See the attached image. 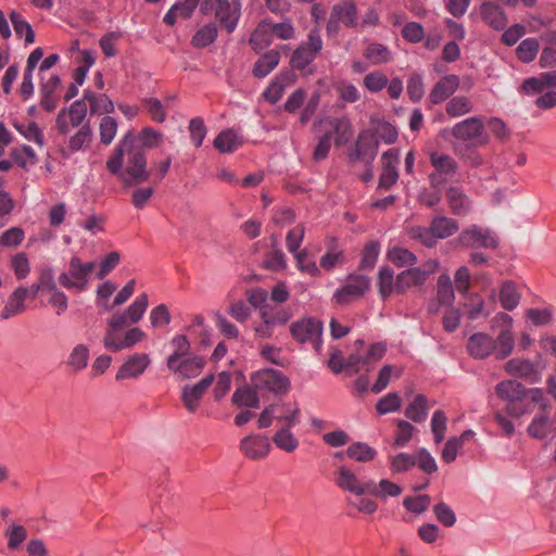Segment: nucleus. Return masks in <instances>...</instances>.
<instances>
[{
  "label": "nucleus",
  "instance_id": "36",
  "mask_svg": "<svg viewBox=\"0 0 556 556\" xmlns=\"http://www.w3.org/2000/svg\"><path fill=\"white\" fill-rule=\"evenodd\" d=\"M271 23L263 22L252 33L250 43L254 50H263L271 43Z\"/></svg>",
  "mask_w": 556,
  "mask_h": 556
},
{
  "label": "nucleus",
  "instance_id": "56",
  "mask_svg": "<svg viewBox=\"0 0 556 556\" xmlns=\"http://www.w3.org/2000/svg\"><path fill=\"white\" fill-rule=\"evenodd\" d=\"M99 128L101 143H103L104 146L111 144L117 131L116 121L111 116H104L100 121Z\"/></svg>",
  "mask_w": 556,
  "mask_h": 556
},
{
  "label": "nucleus",
  "instance_id": "20",
  "mask_svg": "<svg viewBox=\"0 0 556 556\" xmlns=\"http://www.w3.org/2000/svg\"><path fill=\"white\" fill-rule=\"evenodd\" d=\"M505 370L508 375L526 379L531 383L540 380L538 367L529 359L511 358L505 364Z\"/></svg>",
  "mask_w": 556,
  "mask_h": 556
},
{
  "label": "nucleus",
  "instance_id": "44",
  "mask_svg": "<svg viewBox=\"0 0 556 556\" xmlns=\"http://www.w3.org/2000/svg\"><path fill=\"white\" fill-rule=\"evenodd\" d=\"M548 46L545 47L540 56L541 67H551L556 64V31H549L542 37Z\"/></svg>",
  "mask_w": 556,
  "mask_h": 556
},
{
  "label": "nucleus",
  "instance_id": "29",
  "mask_svg": "<svg viewBox=\"0 0 556 556\" xmlns=\"http://www.w3.org/2000/svg\"><path fill=\"white\" fill-rule=\"evenodd\" d=\"M199 3L200 0H184L175 3L164 15L163 22L173 26L177 18H189Z\"/></svg>",
  "mask_w": 556,
  "mask_h": 556
},
{
  "label": "nucleus",
  "instance_id": "19",
  "mask_svg": "<svg viewBox=\"0 0 556 556\" xmlns=\"http://www.w3.org/2000/svg\"><path fill=\"white\" fill-rule=\"evenodd\" d=\"M496 348L495 340L485 332L472 334L467 342V350L470 356L483 359L494 353Z\"/></svg>",
  "mask_w": 556,
  "mask_h": 556
},
{
  "label": "nucleus",
  "instance_id": "7",
  "mask_svg": "<svg viewBox=\"0 0 556 556\" xmlns=\"http://www.w3.org/2000/svg\"><path fill=\"white\" fill-rule=\"evenodd\" d=\"M500 327L501 331L495 340L494 350L497 359L506 358L514 350L513 318L506 313H498L492 319V328Z\"/></svg>",
  "mask_w": 556,
  "mask_h": 556
},
{
  "label": "nucleus",
  "instance_id": "10",
  "mask_svg": "<svg viewBox=\"0 0 556 556\" xmlns=\"http://www.w3.org/2000/svg\"><path fill=\"white\" fill-rule=\"evenodd\" d=\"M292 337L301 343H311L316 351L321 348L323 324L315 318H303L290 326Z\"/></svg>",
  "mask_w": 556,
  "mask_h": 556
},
{
  "label": "nucleus",
  "instance_id": "9",
  "mask_svg": "<svg viewBox=\"0 0 556 556\" xmlns=\"http://www.w3.org/2000/svg\"><path fill=\"white\" fill-rule=\"evenodd\" d=\"M370 288V279L365 275H350L343 286L339 288L333 300L337 304L346 305L350 302L362 298Z\"/></svg>",
  "mask_w": 556,
  "mask_h": 556
},
{
  "label": "nucleus",
  "instance_id": "23",
  "mask_svg": "<svg viewBox=\"0 0 556 556\" xmlns=\"http://www.w3.org/2000/svg\"><path fill=\"white\" fill-rule=\"evenodd\" d=\"M480 15L483 22L495 30L504 29L507 25V16L505 12L495 2H483L480 5Z\"/></svg>",
  "mask_w": 556,
  "mask_h": 556
},
{
  "label": "nucleus",
  "instance_id": "47",
  "mask_svg": "<svg viewBox=\"0 0 556 556\" xmlns=\"http://www.w3.org/2000/svg\"><path fill=\"white\" fill-rule=\"evenodd\" d=\"M14 128L28 141H33L39 147L45 144L43 134L35 122L28 124L14 123Z\"/></svg>",
  "mask_w": 556,
  "mask_h": 556
},
{
  "label": "nucleus",
  "instance_id": "45",
  "mask_svg": "<svg viewBox=\"0 0 556 556\" xmlns=\"http://www.w3.org/2000/svg\"><path fill=\"white\" fill-rule=\"evenodd\" d=\"M89 349L85 344H77L71 351L66 364L75 371H80L88 365Z\"/></svg>",
  "mask_w": 556,
  "mask_h": 556
},
{
  "label": "nucleus",
  "instance_id": "25",
  "mask_svg": "<svg viewBox=\"0 0 556 556\" xmlns=\"http://www.w3.org/2000/svg\"><path fill=\"white\" fill-rule=\"evenodd\" d=\"M204 363V359L200 356H186L174 362V368H168V370L180 375L182 378H192L202 371Z\"/></svg>",
  "mask_w": 556,
  "mask_h": 556
},
{
  "label": "nucleus",
  "instance_id": "33",
  "mask_svg": "<svg viewBox=\"0 0 556 556\" xmlns=\"http://www.w3.org/2000/svg\"><path fill=\"white\" fill-rule=\"evenodd\" d=\"M280 54L276 50H270L262 55L253 68L254 76L258 78L266 77L279 63Z\"/></svg>",
  "mask_w": 556,
  "mask_h": 556
},
{
  "label": "nucleus",
  "instance_id": "12",
  "mask_svg": "<svg viewBox=\"0 0 556 556\" xmlns=\"http://www.w3.org/2000/svg\"><path fill=\"white\" fill-rule=\"evenodd\" d=\"M252 386L255 390H267L274 393H286L289 390V379L276 369H262L252 376Z\"/></svg>",
  "mask_w": 556,
  "mask_h": 556
},
{
  "label": "nucleus",
  "instance_id": "64",
  "mask_svg": "<svg viewBox=\"0 0 556 556\" xmlns=\"http://www.w3.org/2000/svg\"><path fill=\"white\" fill-rule=\"evenodd\" d=\"M142 103L154 122L163 123L165 121L166 113L162 102L159 99L146 98L142 100Z\"/></svg>",
  "mask_w": 556,
  "mask_h": 556
},
{
  "label": "nucleus",
  "instance_id": "11",
  "mask_svg": "<svg viewBox=\"0 0 556 556\" xmlns=\"http://www.w3.org/2000/svg\"><path fill=\"white\" fill-rule=\"evenodd\" d=\"M458 241L467 248L495 249L498 245L496 235L489 228L471 225L458 236Z\"/></svg>",
  "mask_w": 556,
  "mask_h": 556
},
{
  "label": "nucleus",
  "instance_id": "18",
  "mask_svg": "<svg viewBox=\"0 0 556 556\" xmlns=\"http://www.w3.org/2000/svg\"><path fill=\"white\" fill-rule=\"evenodd\" d=\"M150 357L146 353H136L128 357L119 367L116 380L131 379L141 376L150 365Z\"/></svg>",
  "mask_w": 556,
  "mask_h": 556
},
{
  "label": "nucleus",
  "instance_id": "2",
  "mask_svg": "<svg viewBox=\"0 0 556 556\" xmlns=\"http://www.w3.org/2000/svg\"><path fill=\"white\" fill-rule=\"evenodd\" d=\"M500 399L506 401L505 414L513 418H520L531 414L536 405L546 406V399L542 389H526L514 380L500 382L495 388Z\"/></svg>",
  "mask_w": 556,
  "mask_h": 556
},
{
  "label": "nucleus",
  "instance_id": "28",
  "mask_svg": "<svg viewBox=\"0 0 556 556\" xmlns=\"http://www.w3.org/2000/svg\"><path fill=\"white\" fill-rule=\"evenodd\" d=\"M475 435L472 430H466L459 437L448 439L441 454L442 460L447 464L454 462L458 451L465 446L466 442L473 440Z\"/></svg>",
  "mask_w": 556,
  "mask_h": 556
},
{
  "label": "nucleus",
  "instance_id": "51",
  "mask_svg": "<svg viewBox=\"0 0 556 556\" xmlns=\"http://www.w3.org/2000/svg\"><path fill=\"white\" fill-rule=\"evenodd\" d=\"M345 454L352 459L365 463L371 460L377 452L365 443L356 442L346 448Z\"/></svg>",
  "mask_w": 556,
  "mask_h": 556
},
{
  "label": "nucleus",
  "instance_id": "61",
  "mask_svg": "<svg viewBox=\"0 0 556 556\" xmlns=\"http://www.w3.org/2000/svg\"><path fill=\"white\" fill-rule=\"evenodd\" d=\"M189 132L192 143L199 148L207 132L204 121L201 117H194L189 122Z\"/></svg>",
  "mask_w": 556,
  "mask_h": 556
},
{
  "label": "nucleus",
  "instance_id": "53",
  "mask_svg": "<svg viewBox=\"0 0 556 556\" xmlns=\"http://www.w3.org/2000/svg\"><path fill=\"white\" fill-rule=\"evenodd\" d=\"M11 268L14 271L16 279H25L30 273L29 261L24 252L14 254L10 261Z\"/></svg>",
  "mask_w": 556,
  "mask_h": 556
},
{
  "label": "nucleus",
  "instance_id": "1",
  "mask_svg": "<svg viewBox=\"0 0 556 556\" xmlns=\"http://www.w3.org/2000/svg\"><path fill=\"white\" fill-rule=\"evenodd\" d=\"M135 141L134 132L127 131L106 161L108 170L119 175L126 186L140 185L150 178L146 154Z\"/></svg>",
  "mask_w": 556,
  "mask_h": 556
},
{
  "label": "nucleus",
  "instance_id": "39",
  "mask_svg": "<svg viewBox=\"0 0 556 556\" xmlns=\"http://www.w3.org/2000/svg\"><path fill=\"white\" fill-rule=\"evenodd\" d=\"M332 134H336L334 142L337 146L345 144L352 136V127L349 121L344 118H330L328 121Z\"/></svg>",
  "mask_w": 556,
  "mask_h": 556
},
{
  "label": "nucleus",
  "instance_id": "14",
  "mask_svg": "<svg viewBox=\"0 0 556 556\" xmlns=\"http://www.w3.org/2000/svg\"><path fill=\"white\" fill-rule=\"evenodd\" d=\"M239 450L249 459L258 460L265 458L269 454L271 445L266 437L261 434H250L240 441Z\"/></svg>",
  "mask_w": 556,
  "mask_h": 556
},
{
  "label": "nucleus",
  "instance_id": "6",
  "mask_svg": "<svg viewBox=\"0 0 556 556\" xmlns=\"http://www.w3.org/2000/svg\"><path fill=\"white\" fill-rule=\"evenodd\" d=\"M88 112L84 99L74 101L68 108H63L56 115L55 127L60 135H67L73 128L81 127Z\"/></svg>",
  "mask_w": 556,
  "mask_h": 556
},
{
  "label": "nucleus",
  "instance_id": "21",
  "mask_svg": "<svg viewBox=\"0 0 556 556\" xmlns=\"http://www.w3.org/2000/svg\"><path fill=\"white\" fill-rule=\"evenodd\" d=\"M399 153L394 149H390L382 154V173L379 178L378 189L388 190L397 180L399 174L395 164L397 163Z\"/></svg>",
  "mask_w": 556,
  "mask_h": 556
},
{
  "label": "nucleus",
  "instance_id": "30",
  "mask_svg": "<svg viewBox=\"0 0 556 556\" xmlns=\"http://www.w3.org/2000/svg\"><path fill=\"white\" fill-rule=\"evenodd\" d=\"M243 141L233 129L220 131L214 139L213 146L220 153H232L242 146Z\"/></svg>",
  "mask_w": 556,
  "mask_h": 556
},
{
  "label": "nucleus",
  "instance_id": "59",
  "mask_svg": "<svg viewBox=\"0 0 556 556\" xmlns=\"http://www.w3.org/2000/svg\"><path fill=\"white\" fill-rule=\"evenodd\" d=\"M148 305L149 300L146 293H142L139 296H137L132 304L126 309L127 316H129L130 321L137 324L142 318Z\"/></svg>",
  "mask_w": 556,
  "mask_h": 556
},
{
  "label": "nucleus",
  "instance_id": "32",
  "mask_svg": "<svg viewBox=\"0 0 556 556\" xmlns=\"http://www.w3.org/2000/svg\"><path fill=\"white\" fill-rule=\"evenodd\" d=\"M336 483L342 490L362 495L361 482L357 480L355 473L346 466L339 467Z\"/></svg>",
  "mask_w": 556,
  "mask_h": 556
},
{
  "label": "nucleus",
  "instance_id": "24",
  "mask_svg": "<svg viewBox=\"0 0 556 556\" xmlns=\"http://www.w3.org/2000/svg\"><path fill=\"white\" fill-rule=\"evenodd\" d=\"M535 407L539 408V413L531 420L527 431L530 437L542 440L551 432L549 405L546 401L545 407L541 405H536Z\"/></svg>",
  "mask_w": 556,
  "mask_h": 556
},
{
  "label": "nucleus",
  "instance_id": "22",
  "mask_svg": "<svg viewBox=\"0 0 556 556\" xmlns=\"http://www.w3.org/2000/svg\"><path fill=\"white\" fill-rule=\"evenodd\" d=\"M368 131L371 132L378 143L382 141L386 144H391L397 139L396 128L389 122H386L379 114L370 116V129Z\"/></svg>",
  "mask_w": 556,
  "mask_h": 556
},
{
  "label": "nucleus",
  "instance_id": "38",
  "mask_svg": "<svg viewBox=\"0 0 556 556\" xmlns=\"http://www.w3.org/2000/svg\"><path fill=\"white\" fill-rule=\"evenodd\" d=\"M173 353L168 356L166 365L167 368H174V362L180 361V358L189 355L190 343L186 336L177 334L170 340Z\"/></svg>",
  "mask_w": 556,
  "mask_h": 556
},
{
  "label": "nucleus",
  "instance_id": "26",
  "mask_svg": "<svg viewBox=\"0 0 556 556\" xmlns=\"http://www.w3.org/2000/svg\"><path fill=\"white\" fill-rule=\"evenodd\" d=\"M549 87H556V71L542 73L523 81L522 91L527 94L544 92Z\"/></svg>",
  "mask_w": 556,
  "mask_h": 556
},
{
  "label": "nucleus",
  "instance_id": "43",
  "mask_svg": "<svg viewBox=\"0 0 556 556\" xmlns=\"http://www.w3.org/2000/svg\"><path fill=\"white\" fill-rule=\"evenodd\" d=\"M300 408L291 403L279 405L276 419L283 424L282 427L292 428L299 424Z\"/></svg>",
  "mask_w": 556,
  "mask_h": 556
},
{
  "label": "nucleus",
  "instance_id": "35",
  "mask_svg": "<svg viewBox=\"0 0 556 556\" xmlns=\"http://www.w3.org/2000/svg\"><path fill=\"white\" fill-rule=\"evenodd\" d=\"M92 140V130L90 125L87 123L83 125L73 136L70 137L67 149L70 152H78L84 148L89 147Z\"/></svg>",
  "mask_w": 556,
  "mask_h": 556
},
{
  "label": "nucleus",
  "instance_id": "15",
  "mask_svg": "<svg viewBox=\"0 0 556 556\" xmlns=\"http://www.w3.org/2000/svg\"><path fill=\"white\" fill-rule=\"evenodd\" d=\"M378 153V142L370 131H362L351 155L353 162H362L365 166L371 165Z\"/></svg>",
  "mask_w": 556,
  "mask_h": 556
},
{
  "label": "nucleus",
  "instance_id": "16",
  "mask_svg": "<svg viewBox=\"0 0 556 556\" xmlns=\"http://www.w3.org/2000/svg\"><path fill=\"white\" fill-rule=\"evenodd\" d=\"M214 377L213 375H208L204 378H202L199 382H197L193 386H185L181 391V401L184 403V406L189 413H194L198 408V405L206 392V390L210 388V386L213 383Z\"/></svg>",
  "mask_w": 556,
  "mask_h": 556
},
{
  "label": "nucleus",
  "instance_id": "13",
  "mask_svg": "<svg viewBox=\"0 0 556 556\" xmlns=\"http://www.w3.org/2000/svg\"><path fill=\"white\" fill-rule=\"evenodd\" d=\"M458 229L459 225L454 218L435 216L428 230L424 232L419 231V239L422 240L426 245L431 247L434 241L425 238L428 232L431 233L434 239H445L456 233Z\"/></svg>",
  "mask_w": 556,
  "mask_h": 556
},
{
  "label": "nucleus",
  "instance_id": "55",
  "mask_svg": "<svg viewBox=\"0 0 556 556\" xmlns=\"http://www.w3.org/2000/svg\"><path fill=\"white\" fill-rule=\"evenodd\" d=\"M217 36V28L214 24H207L199 29L192 38L194 47L203 48L211 45Z\"/></svg>",
  "mask_w": 556,
  "mask_h": 556
},
{
  "label": "nucleus",
  "instance_id": "49",
  "mask_svg": "<svg viewBox=\"0 0 556 556\" xmlns=\"http://www.w3.org/2000/svg\"><path fill=\"white\" fill-rule=\"evenodd\" d=\"M445 110L451 117H459L472 110V103L469 98L457 96L447 102Z\"/></svg>",
  "mask_w": 556,
  "mask_h": 556
},
{
  "label": "nucleus",
  "instance_id": "52",
  "mask_svg": "<svg viewBox=\"0 0 556 556\" xmlns=\"http://www.w3.org/2000/svg\"><path fill=\"white\" fill-rule=\"evenodd\" d=\"M431 163L440 174L452 175L456 172V162L448 155L441 153L431 154Z\"/></svg>",
  "mask_w": 556,
  "mask_h": 556
},
{
  "label": "nucleus",
  "instance_id": "41",
  "mask_svg": "<svg viewBox=\"0 0 556 556\" xmlns=\"http://www.w3.org/2000/svg\"><path fill=\"white\" fill-rule=\"evenodd\" d=\"M232 402L237 406H245L257 408L260 406V397L256 390L253 388H239L232 395Z\"/></svg>",
  "mask_w": 556,
  "mask_h": 556
},
{
  "label": "nucleus",
  "instance_id": "34",
  "mask_svg": "<svg viewBox=\"0 0 556 556\" xmlns=\"http://www.w3.org/2000/svg\"><path fill=\"white\" fill-rule=\"evenodd\" d=\"M521 294L511 281H505L500 288V302L503 308L513 311L520 302Z\"/></svg>",
  "mask_w": 556,
  "mask_h": 556
},
{
  "label": "nucleus",
  "instance_id": "5",
  "mask_svg": "<svg viewBox=\"0 0 556 556\" xmlns=\"http://www.w3.org/2000/svg\"><path fill=\"white\" fill-rule=\"evenodd\" d=\"M323 39L318 28H313L307 35V40L302 42L291 56L293 68L304 71L323 49Z\"/></svg>",
  "mask_w": 556,
  "mask_h": 556
},
{
  "label": "nucleus",
  "instance_id": "42",
  "mask_svg": "<svg viewBox=\"0 0 556 556\" xmlns=\"http://www.w3.org/2000/svg\"><path fill=\"white\" fill-rule=\"evenodd\" d=\"M10 20L16 36L22 37L25 35L26 43H33L35 41V33L30 24L20 13L12 11L10 13Z\"/></svg>",
  "mask_w": 556,
  "mask_h": 556
},
{
  "label": "nucleus",
  "instance_id": "27",
  "mask_svg": "<svg viewBox=\"0 0 556 556\" xmlns=\"http://www.w3.org/2000/svg\"><path fill=\"white\" fill-rule=\"evenodd\" d=\"M459 86V78L456 75L444 76L437 83L431 91L430 98L433 103H441L452 96Z\"/></svg>",
  "mask_w": 556,
  "mask_h": 556
},
{
  "label": "nucleus",
  "instance_id": "57",
  "mask_svg": "<svg viewBox=\"0 0 556 556\" xmlns=\"http://www.w3.org/2000/svg\"><path fill=\"white\" fill-rule=\"evenodd\" d=\"M11 156L14 162L22 168H25L28 164L37 163V155L34 149L29 146H23L21 149H14L11 152Z\"/></svg>",
  "mask_w": 556,
  "mask_h": 556
},
{
  "label": "nucleus",
  "instance_id": "58",
  "mask_svg": "<svg viewBox=\"0 0 556 556\" xmlns=\"http://www.w3.org/2000/svg\"><path fill=\"white\" fill-rule=\"evenodd\" d=\"M304 235H305V228L303 225H298L296 227H294L288 231L287 237H286V244H287L288 251L291 254L295 255L299 252H301L299 250V248L302 244Z\"/></svg>",
  "mask_w": 556,
  "mask_h": 556
},
{
  "label": "nucleus",
  "instance_id": "50",
  "mask_svg": "<svg viewBox=\"0 0 556 556\" xmlns=\"http://www.w3.org/2000/svg\"><path fill=\"white\" fill-rule=\"evenodd\" d=\"M388 260L397 267H404L414 265L416 256L405 248L394 247L388 251Z\"/></svg>",
  "mask_w": 556,
  "mask_h": 556
},
{
  "label": "nucleus",
  "instance_id": "54",
  "mask_svg": "<svg viewBox=\"0 0 556 556\" xmlns=\"http://www.w3.org/2000/svg\"><path fill=\"white\" fill-rule=\"evenodd\" d=\"M380 254V244L378 241L366 243L362 254L361 268L372 269Z\"/></svg>",
  "mask_w": 556,
  "mask_h": 556
},
{
  "label": "nucleus",
  "instance_id": "31",
  "mask_svg": "<svg viewBox=\"0 0 556 556\" xmlns=\"http://www.w3.org/2000/svg\"><path fill=\"white\" fill-rule=\"evenodd\" d=\"M331 14L336 16L346 27H355L357 25V12L354 2L344 1L332 7Z\"/></svg>",
  "mask_w": 556,
  "mask_h": 556
},
{
  "label": "nucleus",
  "instance_id": "63",
  "mask_svg": "<svg viewBox=\"0 0 556 556\" xmlns=\"http://www.w3.org/2000/svg\"><path fill=\"white\" fill-rule=\"evenodd\" d=\"M400 406L401 399L399 394L391 392L378 401L376 408L380 415H384L397 410Z\"/></svg>",
  "mask_w": 556,
  "mask_h": 556
},
{
  "label": "nucleus",
  "instance_id": "8",
  "mask_svg": "<svg viewBox=\"0 0 556 556\" xmlns=\"http://www.w3.org/2000/svg\"><path fill=\"white\" fill-rule=\"evenodd\" d=\"M452 135L456 139L468 141L473 146H484L489 142L482 119L478 117H469L457 123L452 128Z\"/></svg>",
  "mask_w": 556,
  "mask_h": 556
},
{
  "label": "nucleus",
  "instance_id": "3",
  "mask_svg": "<svg viewBox=\"0 0 556 556\" xmlns=\"http://www.w3.org/2000/svg\"><path fill=\"white\" fill-rule=\"evenodd\" d=\"M200 10L203 14L215 11L220 25L228 33H232L241 15V3L239 0H202Z\"/></svg>",
  "mask_w": 556,
  "mask_h": 556
},
{
  "label": "nucleus",
  "instance_id": "40",
  "mask_svg": "<svg viewBox=\"0 0 556 556\" xmlns=\"http://www.w3.org/2000/svg\"><path fill=\"white\" fill-rule=\"evenodd\" d=\"M364 56L372 64L388 63L392 60L391 51L378 42L369 43L364 52Z\"/></svg>",
  "mask_w": 556,
  "mask_h": 556
},
{
  "label": "nucleus",
  "instance_id": "17",
  "mask_svg": "<svg viewBox=\"0 0 556 556\" xmlns=\"http://www.w3.org/2000/svg\"><path fill=\"white\" fill-rule=\"evenodd\" d=\"M445 201L450 212L456 216H466L472 210V201L459 187H448L445 191Z\"/></svg>",
  "mask_w": 556,
  "mask_h": 556
},
{
  "label": "nucleus",
  "instance_id": "37",
  "mask_svg": "<svg viewBox=\"0 0 556 556\" xmlns=\"http://www.w3.org/2000/svg\"><path fill=\"white\" fill-rule=\"evenodd\" d=\"M275 445L287 452L292 453L299 447V440L291 432V428L281 427L273 437Z\"/></svg>",
  "mask_w": 556,
  "mask_h": 556
},
{
  "label": "nucleus",
  "instance_id": "60",
  "mask_svg": "<svg viewBox=\"0 0 556 556\" xmlns=\"http://www.w3.org/2000/svg\"><path fill=\"white\" fill-rule=\"evenodd\" d=\"M27 530L22 525H12L5 532L8 538V547L16 549L27 538Z\"/></svg>",
  "mask_w": 556,
  "mask_h": 556
},
{
  "label": "nucleus",
  "instance_id": "46",
  "mask_svg": "<svg viewBox=\"0 0 556 556\" xmlns=\"http://www.w3.org/2000/svg\"><path fill=\"white\" fill-rule=\"evenodd\" d=\"M540 50V45L535 38L523 39L516 49L517 58L523 63L532 62Z\"/></svg>",
  "mask_w": 556,
  "mask_h": 556
},
{
  "label": "nucleus",
  "instance_id": "4",
  "mask_svg": "<svg viewBox=\"0 0 556 556\" xmlns=\"http://www.w3.org/2000/svg\"><path fill=\"white\" fill-rule=\"evenodd\" d=\"M94 267V262L84 263L78 256H73L70 260L67 271L59 276V283L68 290L85 291L88 288L89 276Z\"/></svg>",
  "mask_w": 556,
  "mask_h": 556
},
{
  "label": "nucleus",
  "instance_id": "62",
  "mask_svg": "<svg viewBox=\"0 0 556 556\" xmlns=\"http://www.w3.org/2000/svg\"><path fill=\"white\" fill-rule=\"evenodd\" d=\"M431 431L435 443L443 441L446 431V416L442 410H435L431 418Z\"/></svg>",
  "mask_w": 556,
  "mask_h": 556
},
{
  "label": "nucleus",
  "instance_id": "48",
  "mask_svg": "<svg viewBox=\"0 0 556 556\" xmlns=\"http://www.w3.org/2000/svg\"><path fill=\"white\" fill-rule=\"evenodd\" d=\"M378 288L382 299L388 298L393 291H395L394 271L383 266L380 268L378 274Z\"/></svg>",
  "mask_w": 556,
  "mask_h": 556
}]
</instances>
